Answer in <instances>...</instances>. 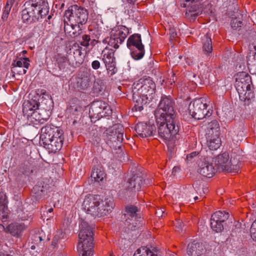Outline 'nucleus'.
Here are the masks:
<instances>
[{
  "instance_id": "28",
  "label": "nucleus",
  "mask_w": 256,
  "mask_h": 256,
  "mask_svg": "<svg viewBox=\"0 0 256 256\" xmlns=\"http://www.w3.org/2000/svg\"><path fill=\"white\" fill-rule=\"evenodd\" d=\"M74 50V56L75 58L76 64H80L82 63L84 58L82 56V48L78 44H75L72 46Z\"/></svg>"
},
{
  "instance_id": "49",
  "label": "nucleus",
  "mask_w": 256,
  "mask_h": 256,
  "mask_svg": "<svg viewBox=\"0 0 256 256\" xmlns=\"http://www.w3.org/2000/svg\"><path fill=\"white\" fill-rule=\"evenodd\" d=\"M26 70H25V69H22V70H20L19 72V74H26Z\"/></svg>"
},
{
  "instance_id": "46",
  "label": "nucleus",
  "mask_w": 256,
  "mask_h": 256,
  "mask_svg": "<svg viewBox=\"0 0 256 256\" xmlns=\"http://www.w3.org/2000/svg\"><path fill=\"white\" fill-rule=\"evenodd\" d=\"M58 240V238L56 236L52 239V245L54 247H55Z\"/></svg>"
},
{
  "instance_id": "9",
  "label": "nucleus",
  "mask_w": 256,
  "mask_h": 256,
  "mask_svg": "<svg viewBox=\"0 0 256 256\" xmlns=\"http://www.w3.org/2000/svg\"><path fill=\"white\" fill-rule=\"evenodd\" d=\"M235 87L240 98L244 100H250L254 96L251 90V77L246 72H242L234 75Z\"/></svg>"
},
{
  "instance_id": "60",
  "label": "nucleus",
  "mask_w": 256,
  "mask_h": 256,
  "mask_svg": "<svg viewBox=\"0 0 256 256\" xmlns=\"http://www.w3.org/2000/svg\"><path fill=\"white\" fill-rule=\"evenodd\" d=\"M31 248H32V250H34V249L35 248V246H31Z\"/></svg>"
},
{
  "instance_id": "14",
  "label": "nucleus",
  "mask_w": 256,
  "mask_h": 256,
  "mask_svg": "<svg viewBox=\"0 0 256 256\" xmlns=\"http://www.w3.org/2000/svg\"><path fill=\"white\" fill-rule=\"evenodd\" d=\"M126 46L130 50L132 56L134 60H138L144 56L145 51L140 34H134L130 36L127 40Z\"/></svg>"
},
{
  "instance_id": "44",
  "label": "nucleus",
  "mask_w": 256,
  "mask_h": 256,
  "mask_svg": "<svg viewBox=\"0 0 256 256\" xmlns=\"http://www.w3.org/2000/svg\"><path fill=\"white\" fill-rule=\"evenodd\" d=\"M100 66V63L99 60H95L92 62V67L94 70H98Z\"/></svg>"
},
{
  "instance_id": "55",
  "label": "nucleus",
  "mask_w": 256,
  "mask_h": 256,
  "mask_svg": "<svg viewBox=\"0 0 256 256\" xmlns=\"http://www.w3.org/2000/svg\"><path fill=\"white\" fill-rule=\"evenodd\" d=\"M0 256H12L10 255V254H2V255L0 254Z\"/></svg>"
},
{
  "instance_id": "17",
  "label": "nucleus",
  "mask_w": 256,
  "mask_h": 256,
  "mask_svg": "<svg viewBox=\"0 0 256 256\" xmlns=\"http://www.w3.org/2000/svg\"><path fill=\"white\" fill-rule=\"evenodd\" d=\"M90 112H92L94 115H97V116L100 118L109 116L112 114V110L105 102L97 100L92 102Z\"/></svg>"
},
{
  "instance_id": "1",
  "label": "nucleus",
  "mask_w": 256,
  "mask_h": 256,
  "mask_svg": "<svg viewBox=\"0 0 256 256\" xmlns=\"http://www.w3.org/2000/svg\"><path fill=\"white\" fill-rule=\"evenodd\" d=\"M155 90L156 84L150 77H143L134 82L132 92L134 105L132 110L139 112L142 110L144 104L152 100Z\"/></svg>"
},
{
  "instance_id": "40",
  "label": "nucleus",
  "mask_w": 256,
  "mask_h": 256,
  "mask_svg": "<svg viewBox=\"0 0 256 256\" xmlns=\"http://www.w3.org/2000/svg\"><path fill=\"white\" fill-rule=\"evenodd\" d=\"M176 80V77L175 76V74L173 72H171L170 73L168 74V77L167 78V80L166 82V83L168 86H171L174 84Z\"/></svg>"
},
{
  "instance_id": "20",
  "label": "nucleus",
  "mask_w": 256,
  "mask_h": 256,
  "mask_svg": "<svg viewBox=\"0 0 256 256\" xmlns=\"http://www.w3.org/2000/svg\"><path fill=\"white\" fill-rule=\"evenodd\" d=\"M143 184V178L140 174H133L126 182V188L128 190H139Z\"/></svg>"
},
{
  "instance_id": "36",
  "label": "nucleus",
  "mask_w": 256,
  "mask_h": 256,
  "mask_svg": "<svg viewBox=\"0 0 256 256\" xmlns=\"http://www.w3.org/2000/svg\"><path fill=\"white\" fill-rule=\"evenodd\" d=\"M36 170V167L32 166L31 164L28 162L24 164L22 172L26 175H30L31 174L34 173Z\"/></svg>"
},
{
  "instance_id": "53",
  "label": "nucleus",
  "mask_w": 256,
  "mask_h": 256,
  "mask_svg": "<svg viewBox=\"0 0 256 256\" xmlns=\"http://www.w3.org/2000/svg\"><path fill=\"white\" fill-rule=\"evenodd\" d=\"M53 211V208H48L47 212H50V213H51Z\"/></svg>"
},
{
  "instance_id": "25",
  "label": "nucleus",
  "mask_w": 256,
  "mask_h": 256,
  "mask_svg": "<svg viewBox=\"0 0 256 256\" xmlns=\"http://www.w3.org/2000/svg\"><path fill=\"white\" fill-rule=\"evenodd\" d=\"M220 126L218 122L214 120L208 123L206 136H220Z\"/></svg>"
},
{
  "instance_id": "51",
  "label": "nucleus",
  "mask_w": 256,
  "mask_h": 256,
  "mask_svg": "<svg viewBox=\"0 0 256 256\" xmlns=\"http://www.w3.org/2000/svg\"><path fill=\"white\" fill-rule=\"evenodd\" d=\"M126 0L130 4H134L137 0Z\"/></svg>"
},
{
  "instance_id": "45",
  "label": "nucleus",
  "mask_w": 256,
  "mask_h": 256,
  "mask_svg": "<svg viewBox=\"0 0 256 256\" xmlns=\"http://www.w3.org/2000/svg\"><path fill=\"white\" fill-rule=\"evenodd\" d=\"M198 153L196 152H193L186 156V160L191 162L192 159L198 156Z\"/></svg>"
},
{
  "instance_id": "31",
  "label": "nucleus",
  "mask_w": 256,
  "mask_h": 256,
  "mask_svg": "<svg viewBox=\"0 0 256 256\" xmlns=\"http://www.w3.org/2000/svg\"><path fill=\"white\" fill-rule=\"evenodd\" d=\"M45 192L46 188L43 186L36 185L32 190L33 196L36 200L40 199L44 195Z\"/></svg>"
},
{
  "instance_id": "61",
  "label": "nucleus",
  "mask_w": 256,
  "mask_h": 256,
  "mask_svg": "<svg viewBox=\"0 0 256 256\" xmlns=\"http://www.w3.org/2000/svg\"><path fill=\"white\" fill-rule=\"evenodd\" d=\"M72 34L74 36V35H76V32H72Z\"/></svg>"
},
{
  "instance_id": "12",
  "label": "nucleus",
  "mask_w": 256,
  "mask_h": 256,
  "mask_svg": "<svg viewBox=\"0 0 256 256\" xmlns=\"http://www.w3.org/2000/svg\"><path fill=\"white\" fill-rule=\"evenodd\" d=\"M130 29L124 26H118L114 27L110 32V37L105 38L103 42L108 43L110 46L114 49L118 48L130 34Z\"/></svg>"
},
{
  "instance_id": "54",
  "label": "nucleus",
  "mask_w": 256,
  "mask_h": 256,
  "mask_svg": "<svg viewBox=\"0 0 256 256\" xmlns=\"http://www.w3.org/2000/svg\"><path fill=\"white\" fill-rule=\"evenodd\" d=\"M156 214H158V216H162V214L160 215V212H158L156 211Z\"/></svg>"
},
{
  "instance_id": "3",
  "label": "nucleus",
  "mask_w": 256,
  "mask_h": 256,
  "mask_svg": "<svg viewBox=\"0 0 256 256\" xmlns=\"http://www.w3.org/2000/svg\"><path fill=\"white\" fill-rule=\"evenodd\" d=\"M64 132L60 128L46 125L41 128L40 142L49 152H56L62 148Z\"/></svg>"
},
{
  "instance_id": "24",
  "label": "nucleus",
  "mask_w": 256,
  "mask_h": 256,
  "mask_svg": "<svg viewBox=\"0 0 256 256\" xmlns=\"http://www.w3.org/2000/svg\"><path fill=\"white\" fill-rule=\"evenodd\" d=\"M207 146L210 150H216L221 145L220 136H206Z\"/></svg>"
},
{
  "instance_id": "19",
  "label": "nucleus",
  "mask_w": 256,
  "mask_h": 256,
  "mask_svg": "<svg viewBox=\"0 0 256 256\" xmlns=\"http://www.w3.org/2000/svg\"><path fill=\"white\" fill-rule=\"evenodd\" d=\"M198 172L204 176L210 178L214 176L216 170L212 164L210 162V158H206L199 163Z\"/></svg>"
},
{
  "instance_id": "39",
  "label": "nucleus",
  "mask_w": 256,
  "mask_h": 256,
  "mask_svg": "<svg viewBox=\"0 0 256 256\" xmlns=\"http://www.w3.org/2000/svg\"><path fill=\"white\" fill-rule=\"evenodd\" d=\"M90 40L91 38L90 35L84 34L82 36V41L80 42V45L87 48L90 46Z\"/></svg>"
},
{
  "instance_id": "58",
  "label": "nucleus",
  "mask_w": 256,
  "mask_h": 256,
  "mask_svg": "<svg viewBox=\"0 0 256 256\" xmlns=\"http://www.w3.org/2000/svg\"><path fill=\"white\" fill-rule=\"evenodd\" d=\"M22 53H23L24 54H26V53H27V51H26V50H23V51L22 52Z\"/></svg>"
},
{
  "instance_id": "48",
  "label": "nucleus",
  "mask_w": 256,
  "mask_h": 256,
  "mask_svg": "<svg viewBox=\"0 0 256 256\" xmlns=\"http://www.w3.org/2000/svg\"><path fill=\"white\" fill-rule=\"evenodd\" d=\"M38 94H39V92H40V94H44L46 93V90H36Z\"/></svg>"
},
{
  "instance_id": "2",
  "label": "nucleus",
  "mask_w": 256,
  "mask_h": 256,
  "mask_svg": "<svg viewBox=\"0 0 256 256\" xmlns=\"http://www.w3.org/2000/svg\"><path fill=\"white\" fill-rule=\"evenodd\" d=\"M82 206L88 214L94 216L103 217L112 212L114 203L110 198L102 200L98 195H90L84 198Z\"/></svg>"
},
{
  "instance_id": "26",
  "label": "nucleus",
  "mask_w": 256,
  "mask_h": 256,
  "mask_svg": "<svg viewBox=\"0 0 256 256\" xmlns=\"http://www.w3.org/2000/svg\"><path fill=\"white\" fill-rule=\"evenodd\" d=\"M114 50L106 47L102 52V60L104 64L116 60Z\"/></svg>"
},
{
  "instance_id": "42",
  "label": "nucleus",
  "mask_w": 256,
  "mask_h": 256,
  "mask_svg": "<svg viewBox=\"0 0 256 256\" xmlns=\"http://www.w3.org/2000/svg\"><path fill=\"white\" fill-rule=\"evenodd\" d=\"M82 110V108L78 104L74 106L71 108V112L74 115H78Z\"/></svg>"
},
{
  "instance_id": "13",
  "label": "nucleus",
  "mask_w": 256,
  "mask_h": 256,
  "mask_svg": "<svg viewBox=\"0 0 256 256\" xmlns=\"http://www.w3.org/2000/svg\"><path fill=\"white\" fill-rule=\"evenodd\" d=\"M208 104L206 100L203 98L195 99L189 104L190 114L196 119L202 120L206 116H210L212 112L207 110Z\"/></svg>"
},
{
  "instance_id": "52",
  "label": "nucleus",
  "mask_w": 256,
  "mask_h": 256,
  "mask_svg": "<svg viewBox=\"0 0 256 256\" xmlns=\"http://www.w3.org/2000/svg\"><path fill=\"white\" fill-rule=\"evenodd\" d=\"M100 36V33L98 31H96V38L98 39V38H99Z\"/></svg>"
},
{
  "instance_id": "18",
  "label": "nucleus",
  "mask_w": 256,
  "mask_h": 256,
  "mask_svg": "<svg viewBox=\"0 0 256 256\" xmlns=\"http://www.w3.org/2000/svg\"><path fill=\"white\" fill-rule=\"evenodd\" d=\"M138 136L146 138L154 136L156 133V128L154 124L150 123L139 122L135 126Z\"/></svg>"
},
{
  "instance_id": "57",
  "label": "nucleus",
  "mask_w": 256,
  "mask_h": 256,
  "mask_svg": "<svg viewBox=\"0 0 256 256\" xmlns=\"http://www.w3.org/2000/svg\"><path fill=\"white\" fill-rule=\"evenodd\" d=\"M172 36L173 37H174L176 35V33H174L173 32L172 34Z\"/></svg>"
},
{
  "instance_id": "59",
  "label": "nucleus",
  "mask_w": 256,
  "mask_h": 256,
  "mask_svg": "<svg viewBox=\"0 0 256 256\" xmlns=\"http://www.w3.org/2000/svg\"><path fill=\"white\" fill-rule=\"evenodd\" d=\"M181 230H182V227H181V226H180V228H178V230H177L180 231Z\"/></svg>"
},
{
  "instance_id": "34",
  "label": "nucleus",
  "mask_w": 256,
  "mask_h": 256,
  "mask_svg": "<svg viewBox=\"0 0 256 256\" xmlns=\"http://www.w3.org/2000/svg\"><path fill=\"white\" fill-rule=\"evenodd\" d=\"M30 60L28 58H21L20 60L15 62L13 63V65L14 66H16L18 67L22 68L24 67V68L28 69L30 66Z\"/></svg>"
},
{
  "instance_id": "38",
  "label": "nucleus",
  "mask_w": 256,
  "mask_h": 256,
  "mask_svg": "<svg viewBox=\"0 0 256 256\" xmlns=\"http://www.w3.org/2000/svg\"><path fill=\"white\" fill-rule=\"evenodd\" d=\"M8 208L5 206L4 208L2 207L0 208V217L2 222L6 221L8 218Z\"/></svg>"
},
{
  "instance_id": "21",
  "label": "nucleus",
  "mask_w": 256,
  "mask_h": 256,
  "mask_svg": "<svg viewBox=\"0 0 256 256\" xmlns=\"http://www.w3.org/2000/svg\"><path fill=\"white\" fill-rule=\"evenodd\" d=\"M26 226L22 223L13 222L4 228V230L7 233H10L12 236L20 237L22 232L26 230Z\"/></svg>"
},
{
  "instance_id": "5",
  "label": "nucleus",
  "mask_w": 256,
  "mask_h": 256,
  "mask_svg": "<svg viewBox=\"0 0 256 256\" xmlns=\"http://www.w3.org/2000/svg\"><path fill=\"white\" fill-rule=\"evenodd\" d=\"M40 104L34 100L25 101L22 104V112L28 121L32 124H44L51 114L50 106L39 108Z\"/></svg>"
},
{
  "instance_id": "47",
  "label": "nucleus",
  "mask_w": 256,
  "mask_h": 256,
  "mask_svg": "<svg viewBox=\"0 0 256 256\" xmlns=\"http://www.w3.org/2000/svg\"><path fill=\"white\" fill-rule=\"evenodd\" d=\"M34 240L36 241V242H41L42 240V236L38 235V234H36L34 236Z\"/></svg>"
},
{
  "instance_id": "30",
  "label": "nucleus",
  "mask_w": 256,
  "mask_h": 256,
  "mask_svg": "<svg viewBox=\"0 0 256 256\" xmlns=\"http://www.w3.org/2000/svg\"><path fill=\"white\" fill-rule=\"evenodd\" d=\"M54 59L60 70H64L68 64V59L64 55L57 54L54 56Z\"/></svg>"
},
{
  "instance_id": "29",
  "label": "nucleus",
  "mask_w": 256,
  "mask_h": 256,
  "mask_svg": "<svg viewBox=\"0 0 256 256\" xmlns=\"http://www.w3.org/2000/svg\"><path fill=\"white\" fill-rule=\"evenodd\" d=\"M202 50L206 54H209L212 51V42L210 37L207 34L202 38Z\"/></svg>"
},
{
  "instance_id": "33",
  "label": "nucleus",
  "mask_w": 256,
  "mask_h": 256,
  "mask_svg": "<svg viewBox=\"0 0 256 256\" xmlns=\"http://www.w3.org/2000/svg\"><path fill=\"white\" fill-rule=\"evenodd\" d=\"M14 1L15 0H7L2 16V18L3 20H7Z\"/></svg>"
},
{
  "instance_id": "37",
  "label": "nucleus",
  "mask_w": 256,
  "mask_h": 256,
  "mask_svg": "<svg viewBox=\"0 0 256 256\" xmlns=\"http://www.w3.org/2000/svg\"><path fill=\"white\" fill-rule=\"evenodd\" d=\"M242 24V22L237 18L232 19L230 22L231 26L234 30H238Z\"/></svg>"
},
{
  "instance_id": "11",
  "label": "nucleus",
  "mask_w": 256,
  "mask_h": 256,
  "mask_svg": "<svg viewBox=\"0 0 256 256\" xmlns=\"http://www.w3.org/2000/svg\"><path fill=\"white\" fill-rule=\"evenodd\" d=\"M174 102L170 96H162L158 105V108L155 111V118L158 122L165 118H178L174 110Z\"/></svg>"
},
{
  "instance_id": "22",
  "label": "nucleus",
  "mask_w": 256,
  "mask_h": 256,
  "mask_svg": "<svg viewBox=\"0 0 256 256\" xmlns=\"http://www.w3.org/2000/svg\"><path fill=\"white\" fill-rule=\"evenodd\" d=\"M104 134L108 136V140L112 143V146L118 148L121 147L122 143L124 140L122 132H110L108 130H106Z\"/></svg>"
},
{
  "instance_id": "10",
  "label": "nucleus",
  "mask_w": 256,
  "mask_h": 256,
  "mask_svg": "<svg viewBox=\"0 0 256 256\" xmlns=\"http://www.w3.org/2000/svg\"><path fill=\"white\" fill-rule=\"evenodd\" d=\"M215 165L218 170L228 172H238L240 169V160L237 158H232L230 160L228 153L218 154L214 158Z\"/></svg>"
},
{
  "instance_id": "7",
  "label": "nucleus",
  "mask_w": 256,
  "mask_h": 256,
  "mask_svg": "<svg viewBox=\"0 0 256 256\" xmlns=\"http://www.w3.org/2000/svg\"><path fill=\"white\" fill-rule=\"evenodd\" d=\"M88 10L83 8L77 5H72L70 6L65 12L64 16V29L65 32L70 33L66 28V24L74 28V26H78L80 30V24L83 25L86 23L88 18Z\"/></svg>"
},
{
  "instance_id": "16",
  "label": "nucleus",
  "mask_w": 256,
  "mask_h": 256,
  "mask_svg": "<svg viewBox=\"0 0 256 256\" xmlns=\"http://www.w3.org/2000/svg\"><path fill=\"white\" fill-rule=\"evenodd\" d=\"M138 212L137 207L134 206H128L125 208L123 219L125 221L126 224L130 228L136 227L138 224V218H140Z\"/></svg>"
},
{
  "instance_id": "50",
  "label": "nucleus",
  "mask_w": 256,
  "mask_h": 256,
  "mask_svg": "<svg viewBox=\"0 0 256 256\" xmlns=\"http://www.w3.org/2000/svg\"><path fill=\"white\" fill-rule=\"evenodd\" d=\"M95 42L98 43V40H96L95 38H94V39L92 40V42H91L90 44H91L92 45H94Z\"/></svg>"
},
{
  "instance_id": "27",
  "label": "nucleus",
  "mask_w": 256,
  "mask_h": 256,
  "mask_svg": "<svg viewBox=\"0 0 256 256\" xmlns=\"http://www.w3.org/2000/svg\"><path fill=\"white\" fill-rule=\"evenodd\" d=\"M91 176L96 182H100L102 181L105 177V173L103 168L101 166L94 168Z\"/></svg>"
},
{
  "instance_id": "4",
  "label": "nucleus",
  "mask_w": 256,
  "mask_h": 256,
  "mask_svg": "<svg viewBox=\"0 0 256 256\" xmlns=\"http://www.w3.org/2000/svg\"><path fill=\"white\" fill-rule=\"evenodd\" d=\"M24 6L22 12L24 22H36L46 16L49 12L46 0H30L25 2Z\"/></svg>"
},
{
  "instance_id": "56",
  "label": "nucleus",
  "mask_w": 256,
  "mask_h": 256,
  "mask_svg": "<svg viewBox=\"0 0 256 256\" xmlns=\"http://www.w3.org/2000/svg\"><path fill=\"white\" fill-rule=\"evenodd\" d=\"M194 200H195V201H196V200H198V196H195V197L194 198Z\"/></svg>"
},
{
  "instance_id": "15",
  "label": "nucleus",
  "mask_w": 256,
  "mask_h": 256,
  "mask_svg": "<svg viewBox=\"0 0 256 256\" xmlns=\"http://www.w3.org/2000/svg\"><path fill=\"white\" fill-rule=\"evenodd\" d=\"M229 216L228 213L225 211H218L214 213L210 218V226L212 229L216 232H219L223 230V225L222 222L228 219Z\"/></svg>"
},
{
  "instance_id": "63",
  "label": "nucleus",
  "mask_w": 256,
  "mask_h": 256,
  "mask_svg": "<svg viewBox=\"0 0 256 256\" xmlns=\"http://www.w3.org/2000/svg\"><path fill=\"white\" fill-rule=\"evenodd\" d=\"M109 144H110V143H109ZM111 146H112V143L111 144Z\"/></svg>"
},
{
  "instance_id": "62",
  "label": "nucleus",
  "mask_w": 256,
  "mask_h": 256,
  "mask_svg": "<svg viewBox=\"0 0 256 256\" xmlns=\"http://www.w3.org/2000/svg\"><path fill=\"white\" fill-rule=\"evenodd\" d=\"M50 18H51V16H49L48 18L50 19Z\"/></svg>"
},
{
  "instance_id": "8",
  "label": "nucleus",
  "mask_w": 256,
  "mask_h": 256,
  "mask_svg": "<svg viewBox=\"0 0 256 256\" xmlns=\"http://www.w3.org/2000/svg\"><path fill=\"white\" fill-rule=\"evenodd\" d=\"M163 119L158 122V118H156L158 136L164 140H170L179 132L180 121L178 118H164Z\"/></svg>"
},
{
  "instance_id": "32",
  "label": "nucleus",
  "mask_w": 256,
  "mask_h": 256,
  "mask_svg": "<svg viewBox=\"0 0 256 256\" xmlns=\"http://www.w3.org/2000/svg\"><path fill=\"white\" fill-rule=\"evenodd\" d=\"M133 256H157V254L146 247L138 248Z\"/></svg>"
},
{
  "instance_id": "23",
  "label": "nucleus",
  "mask_w": 256,
  "mask_h": 256,
  "mask_svg": "<svg viewBox=\"0 0 256 256\" xmlns=\"http://www.w3.org/2000/svg\"><path fill=\"white\" fill-rule=\"evenodd\" d=\"M204 249L202 243L194 241L188 244L187 253L190 256H200L204 253Z\"/></svg>"
},
{
  "instance_id": "6",
  "label": "nucleus",
  "mask_w": 256,
  "mask_h": 256,
  "mask_svg": "<svg viewBox=\"0 0 256 256\" xmlns=\"http://www.w3.org/2000/svg\"><path fill=\"white\" fill-rule=\"evenodd\" d=\"M78 238L77 250L79 256H92L93 228L85 221H82L80 225Z\"/></svg>"
},
{
  "instance_id": "35",
  "label": "nucleus",
  "mask_w": 256,
  "mask_h": 256,
  "mask_svg": "<svg viewBox=\"0 0 256 256\" xmlns=\"http://www.w3.org/2000/svg\"><path fill=\"white\" fill-rule=\"evenodd\" d=\"M116 62L115 60L114 62L105 64L108 73L110 76L114 75L118 71V69L116 66Z\"/></svg>"
},
{
  "instance_id": "43",
  "label": "nucleus",
  "mask_w": 256,
  "mask_h": 256,
  "mask_svg": "<svg viewBox=\"0 0 256 256\" xmlns=\"http://www.w3.org/2000/svg\"><path fill=\"white\" fill-rule=\"evenodd\" d=\"M250 232L252 238L256 242V220L252 224Z\"/></svg>"
},
{
  "instance_id": "41",
  "label": "nucleus",
  "mask_w": 256,
  "mask_h": 256,
  "mask_svg": "<svg viewBox=\"0 0 256 256\" xmlns=\"http://www.w3.org/2000/svg\"><path fill=\"white\" fill-rule=\"evenodd\" d=\"M8 200L6 196L4 194H0V208L2 207L4 208L5 206H8Z\"/></svg>"
}]
</instances>
